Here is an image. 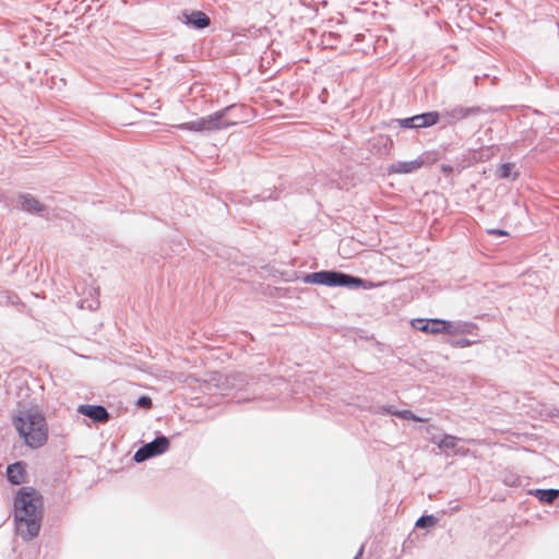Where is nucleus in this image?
Instances as JSON below:
<instances>
[{
  "label": "nucleus",
  "mask_w": 559,
  "mask_h": 559,
  "mask_svg": "<svg viewBox=\"0 0 559 559\" xmlns=\"http://www.w3.org/2000/svg\"><path fill=\"white\" fill-rule=\"evenodd\" d=\"M44 514V498L34 487L20 488L13 498V519L16 534L32 540L39 534Z\"/></svg>",
  "instance_id": "f257e3e1"
},
{
  "label": "nucleus",
  "mask_w": 559,
  "mask_h": 559,
  "mask_svg": "<svg viewBox=\"0 0 559 559\" xmlns=\"http://www.w3.org/2000/svg\"><path fill=\"white\" fill-rule=\"evenodd\" d=\"M12 425L28 448L39 449L46 444L49 430L46 418L39 411H19L12 417Z\"/></svg>",
  "instance_id": "f03ea898"
},
{
  "label": "nucleus",
  "mask_w": 559,
  "mask_h": 559,
  "mask_svg": "<svg viewBox=\"0 0 559 559\" xmlns=\"http://www.w3.org/2000/svg\"><path fill=\"white\" fill-rule=\"evenodd\" d=\"M237 109L236 106L227 107L221 111L213 112L206 117L178 124L180 130H189L193 132H210L237 124L239 121L228 117L231 110ZM238 109H243L238 107Z\"/></svg>",
  "instance_id": "7ed1b4c3"
},
{
  "label": "nucleus",
  "mask_w": 559,
  "mask_h": 559,
  "mask_svg": "<svg viewBox=\"0 0 559 559\" xmlns=\"http://www.w3.org/2000/svg\"><path fill=\"white\" fill-rule=\"evenodd\" d=\"M308 281L314 284L326 286H359L362 283L360 278L332 271L312 273L308 276Z\"/></svg>",
  "instance_id": "20e7f679"
},
{
  "label": "nucleus",
  "mask_w": 559,
  "mask_h": 559,
  "mask_svg": "<svg viewBox=\"0 0 559 559\" xmlns=\"http://www.w3.org/2000/svg\"><path fill=\"white\" fill-rule=\"evenodd\" d=\"M412 326L421 332L430 334L454 333V326L451 322L439 319H414L412 320Z\"/></svg>",
  "instance_id": "39448f33"
},
{
  "label": "nucleus",
  "mask_w": 559,
  "mask_h": 559,
  "mask_svg": "<svg viewBox=\"0 0 559 559\" xmlns=\"http://www.w3.org/2000/svg\"><path fill=\"white\" fill-rule=\"evenodd\" d=\"M169 447V441L166 437H158L154 441L141 447L134 454V461L138 463L164 453Z\"/></svg>",
  "instance_id": "423d86ee"
},
{
  "label": "nucleus",
  "mask_w": 559,
  "mask_h": 559,
  "mask_svg": "<svg viewBox=\"0 0 559 559\" xmlns=\"http://www.w3.org/2000/svg\"><path fill=\"white\" fill-rule=\"evenodd\" d=\"M439 114L437 111L425 112L416 115L411 118L401 120V126L404 128H425L435 126L439 121Z\"/></svg>",
  "instance_id": "0eeeda50"
},
{
  "label": "nucleus",
  "mask_w": 559,
  "mask_h": 559,
  "mask_svg": "<svg viewBox=\"0 0 559 559\" xmlns=\"http://www.w3.org/2000/svg\"><path fill=\"white\" fill-rule=\"evenodd\" d=\"M78 412L96 423H106L109 419L107 409L100 405H80Z\"/></svg>",
  "instance_id": "6e6552de"
},
{
  "label": "nucleus",
  "mask_w": 559,
  "mask_h": 559,
  "mask_svg": "<svg viewBox=\"0 0 559 559\" xmlns=\"http://www.w3.org/2000/svg\"><path fill=\"white\" fill-rule=\"evenodd\" d=\"M7 477L12 485H21L26 480V463L19 461L7 467Z\"/></svg>",
  "instance_id": "1a4fd4ad"
},
{
  "label": "nucleus",
  "mask_w": 559,
  "mask_h": 559,
  "mask_svg": "<svg viewBox=\"0 0 559 559\" xmlns=\"http://www.w3.org/2000/svg\"><path fill=\"white\" fill-rule=\"evenodd\" d=\"M423 159H414L409 162H397L389 166L388 173L390 175L399 174V175H405L411 174L413 171H416L420 169L424 166Z\"/></svg>",
  "instance_id": "9d476101"
},
{
  "label": "nucleus",
  "mask_w": 559,
  "mask_h": 559,
  "mask_svg": "<svg viewBox=\"0 0 559 559\" xmlns=\"http://www.w3.org/2000/svg\"><path fill=\"white\" fill-rule=\"evenodd\" d=\"M187 22L198 28H204L210 25V17L202 11H193L190 15H186Z\"/></svg>",
  "instance_id": "9b49d317"
},
{
  "label": "nucleus",
  "mask_w": 559,
  "mask_h": 559,
  "mask_svg": "<svg viewBox=\"0 0 559 559\" xmlns=\"http://www.w3.org/2000/svg\"><path fill=\"white\" fill-rule=\"evenodd\" d=\"M478 108H469V107H463V106H456L450 110L445 111V116L453 118L455 120L464 119L473 114L478 112Z\"/></svg>",
  "instance_id": "f8f14e48"
},
{
  "label": "nucleus",
  "mask_w": 559,
  "mask_h": 559,
  "mask_svg": "<svg viewBox=\"0 0 559 559\" xmlns=\"http://www.w3.org/2000/svg\"><path fill=\"white\" fill-rule=\"evenodd\" d=\"M498 176L501 179L512 178L515 180L519 177V173L515 171V165L513 163H504L499 166Z\"/></svg>",
  "instance_id": "ddd939ff"
},
{
  "label": "nucleus",
  "mask_w": 559,
  "mask_h": 559,
  "mask_svg": "<svg viewBox=\"0 0 559 559\" xmlns=\"http://www.w3.org/2000/svg\"><path fill=\"white\" fill-rule=\"evenodd\" d=\"M535 496L540 502L551 503L559 497V490H557V489H537L535 491Z\"/></svg>",
  "instance_id": "4468645a"
},
{
  "label": "nucleus",
  "mask_w": 559,
  "mask_h": 559,
  "mask_svg": "<svg viewBox=\"0 0 559 559\" xmlns=\"http://www.w3.org/2000/svg\"><path fill=\"white\" fill-rule=\"evenodd\" d=\"M22 207L27 212H40L43 210L41 203L31 195L22 197Z\"/></svg>",
  "instance_id": "2eb2a0df"
},
{
  "label": "nucleus",
  "mask_w": 559,
  "mask_h": 559,
  "mask_svg": "<svg viewBox=\"0 0 559 559\" xmlns=\"http://www.w3.org/2000/svg\"><path fill=\"white\" fill-rule=\"evenodd\" d=\"M456 437L445 435L439 441L432 439V442L437 443L440 449H453L456 445Z\"/></svg>",
  "instance_id": "dca6fc26"
},
{
  "label": "nucleus",
  "mask_w": 559,
  "mask_h": 559,
  "mask_svg": "<svg viewBox=\"0 0 559 559\" xmlns=\"http://www.w3.org/2000/svg\"><path fill=\"white\" fill-rule=\"evenodd\" d=\"M389 413H391L392 415H394L396 417L403 418V419H408V420H414V421H426L427 420L425 418H420V417L416 416L411 411H389Z\"/></svg>",
  "instance_id": "f3484780"
},
{
  "label": "nucleus",
  "mask_w": 559,
  "mask_h": 559,
  "mask_svg": "<svg viewBox=\"0 0 559 559\" xmlns=\"http://www.w3.org/2000/svg\"><path fill=\"white\" fill-rule=\"evenodd\" d=\"M437 524V519L433 515H425L416 521V527L425 528L432 527Z\"/></svg>",
  "instance_id": "a211bd4d"
},
{
  "label": "nucleus",
  "mask_w": 559,
  "mask_h": 559,
  "mask_svg": "<svg viewBox=\"0 0 559 559\" xmlns=\"http://www.w3.org/2000/svg\"><path fill=\"white\" fill-rule=\"evenodd\" d=\"M136 405L139 407H142V408H145V409H150L153 405L152 403V399L150 396H146V395H143V396H140L136 401Z\"/></svg>",
  "instance_id": "6ab92c4d"
},
{
  "label": "nucleus",
  "mask_w": 559,
  "mask_h": 559,
  "mask_svg": "<svg viewBox=\"0 0 559 559\" xmlns=\"http://www.w3.org/2000/svg\"><path fill=\"white\" fill-rule=\"evenodd\" d=\"M488 233L491 235H496V236H507L508 235V233L502 229H490V230H488Z\"/></svg>",
  "instance_id": "aec40b11"
},
{
  "label": "nucleus",
  "mask_w": 559,
  "mask_h": 559,
  "mask_svg": "<svg viewBox=\"0 0 559 559\" xmlns=\"http://www.w3.org/2000/svg\"><path fill=\"white\" fill-rule=\"evenodd\" d=\"M441 170L444 174L449 175V174H451L453 171V167L451 165H442L441 166Z\"/></svg>",
  "instance_id": "412c9836"
}]
</instances>
